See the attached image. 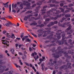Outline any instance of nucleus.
Wrapping results in <instances>:
<instances>
[{
    "label": "nucleus",
    "instance_id": "obj_26",
    "mask_svg": "<svg viewBox=\"0 0 74 74\" xmlns=\"http://www.w3.org/2000/svg\"><path fill=\"white\" fill-rule=\"evenodd\" d=\"M48 7V6L47 5H45L43 7V9H42V10L41 11H46V9H44L46 8H47Z\"/></svg>",
    "mask_w": 74,
    "mask_h": 74
},
{
    "label": "nucleus",
    "instance_id": "obj_22",
    "mask_svg": "<svg viewBox=\"0 0 74 74\" xmlns=\"http://www.w3.org/2000/svg\"><path fill=\"white\" fill-rule=\"evenodd\" d=\"M38 13H36L34 15H33V16H35V17H37V16H38ZM32 14H29L28 16H28V17H30L31 16H33Z\"/></svg>",
    "mask_w": 74,
    "mask_h": 74
},
{
    "label": "nucleus",
    "instance_id": "obj_36",
    "mask_svg": "<svg viewBox=\"0 0 74 74\" xmlns=\"http://www.w3.org/2000/svg\"><path fill=\"white\" fill-rule=\"evenodd\" d=\"M28 17L27 16H25L23 19L24 21H27Z\"/></svg>",
    "mask_w": 74,
    "mask_h": 74
},
{
    "label": "nucleus",
    "instance_id": "obj_6",
    "mask_svg": "<svg viewBox=\"0 0 74 74\" xmlns=\"http://www.w3.org/2000/svg\"><path fill=\"white\" fill-rule=\"evenodd\" d=\"M53 36V34H51V35L49 36H47V38H48V39H49L50 40H57V38H54L53 37H52V36Z\"/></svg>",
    "mask_w": 74,
    "mask_h": 74
},
{
    "label": "nucleus",
    "instance_id": "obj_61",
    "mask_svg": "<svg viewBox=\"0 0 74 74\" xmlns=\"http://www.w3.org/2000/svg\"><path fill=\"white\" fill-rule=\"evenodd\" d=\"M35 6H36V4H34L32 6V8H34V7H35Z\"/></svg>",
    "mask_w": 74,
    "mask_h": 74
},
{
    "label": "nucleus",
    "instance_id": "obj_17",
    "mask_svg": "<svg viewBox=\"0 0 74 74\" xmlns=\"http://www.w3.org/2000/svg\"><path fill=\"white\" fill-rule=\"evenodd\" d=\"M53 11H56V12L55 13V14L56 15H58L59 14V12H60V11L59 10H56L55 8H52Z\"/></svg>",
    "mask_w": 74,
    "mask_h": 74
},
{
    "label": "nucleus",
    "instance_id": "obj_51",
    "mask_svg": "<svg viewBox=\"0 0 74 74\" xmlns=\"http://www.w3.org/2000/svg\"><path fill=\"white\" fill-rule=\"evenodd\" d=\"M45 61V60H43V59H42V58H40L39 59V61L40 62H43V61Z\"/></svg>",
    "mask_w": 74,
    "mask_h": 74
},
{
    "label": "nucleus",
    "instance_id": "obj_64",
    "mask_svg": "<svg viewBox=\"0 0 74 74\" xmlns=\"http://www.w3.org/2000/svg\"><path fill=\"white\" fill-rule=\"evenodd\" d=\"M64 9H65V8L64 9H62L61 10V12H64Z\"/></svg>",
    "mask_w": 74,
    "mask_h": 74
},
{
    "label": "nucleus",
    "instance_id": "obj_23",
    "mask_svg": "<svg viewBox=\"0 0 74 74\" xmlns=\"http://www.w3.org/2000/svg\"><path fill=\"white\" fill-rule=\"evenodd\" d=\"M30 7L25 8H24V10L22 11V12H24L25 11H26V10H30Z\"/></svg>",
    "mask_w": 74,
    "mask_h": 74
},
{
    "label": "nucleus",
    "instance_id": "obj_39",
    "mask_svg": "<svg viewBox=\"0 0 74 74\" xmlns=\"http://www.w3.org/2000/svg\"><path fill=\"white\" fill-rule=\"evenodd\" d=\"M20 6L21 7V9L22 10L23 8V5L22 4H21L20 5Z\"/></svg>",
    "mask_w": 74,
    "mask_h": 74
},
{
    "label": "nucleus",
    "instance_id": "obj_24",
    "mask_svg": "<svg viewBox=\"0 0 74 74\" xmlns=\"http://www.w3.org/2000/svg\"><path fill=\"white\" fill-rule=\"evenodd\" d=\"M34 22H34L30 24V25H31V26H36V25H37V23L36 21H34Z\"/></svg>",
    "mask_w": 74,
    "mask_h": 74
},
{
    "label": "nucleus",
    "instance_id": "obj_41",
    "mask_svg": "<svg viewBox=\"0 0 74 74\" xmlns=\"http://www.w3.org/2000/svg\"><path fill=\"white\" fill-rule=\"evenodd\" d=\"M55 69H58L59 68L58 67V64H55Z\"/></svg>",
    "mask_w": 74,
    "mask_h": 74
},
{
    "label": "nucleus",
    "instance_id": "obj_29",
    "mask_svg": "<svg viewBox=\"0 0 74 74\" xmlns=\"http://www.w3.org/2000/svg\"><path fill=\"white\" fill-rule=\"evenodd\" d=\"M71 15L69 14H66L65 15V18H69V17H70Z\"/></svg>",
    "mask_w": 74,
    "mask_h": 74
},
{
    "label": "nucleus",
    "instance_id": "obj_5",
    "mask_svg": "<svg viewBox=\"0 0 74 74\" xmlns=\"http://www.w3.org/2000/svg\"><path fill=\"white\" fill-rule=\"evenodd\" d=\"M56 60H57V59L56 58L55 59H54V60L53 61V59H50V62H53V63H49V64L50 66H53L54 64L55 63V64H56Z\"/></svg>",
    "mask_w": 74,
    "mask_h": 74
},
{
    "label": "nucleus",
    "instance_id": "obj_18",
    "mask_svg": "<svg viewBox=\"0 0 74 74\" xmlns=\"http://www.w3.org/2000/svg\"><path fill=\"white\" fill-rule=\"evenodd\" d=\"M73 9V8H66V10H66L64 11L65 13H67V12H70L69 10H72Z\"/></svg>",
    "mask_w": 74,
    "mask_h": 74
},
{
    "label": "nucleus",
    "instance_id": "obj_2",
    "mask_svg": "<svg viewBox=\"0 0 74 74\" xmlns=\"http://www.w3.org/2000/svg\"><path fill=\"white\" fill-rule=\"evenodd\" d=\"M56 35H57V38H58V39H60L61 36L60 35H61V34L63 33V32H62L61 30H59L56 32Z\"/></svg>",
    "mask_w": 74,
    "mask_h": 74
},
{
    "label": "nucleus",
    "instance_id": "obj_46",
    "mask_svg": "<svg viewBox=\"0 0 74 74\" xmlns=\"http://www.w3.org/2000/svg\"><path fill=\"white\" fill-rule=\"evenodd\" d=\"M56 45V44L55 43H53L50 44V47H51L52 46H55Z\"/></svg>",
    "mask_w": 74,
    "mask_h": 74
},
{
    "label": "nucleus",
    "instance_id": "obj_20",
    "mask_svg": "<svg viewBox=\"0 0 74 74\" xmlns=\"http://www.w3.org/2000/svg\"><path fill=\"white\" fill-rule=\"evenodd\" d=\"M40 8V6H38L36 7V9L34 10V11H36V13H38V11H39V9Z\"/></svg>",
    "mask_w": 74,
    "mask_h": 74
},
{
    "label": "nucleus",
    "instance_id": "obj_31",
    "mask_svg": "<svg viewBox=\"0 0 74 74\" xmlns=\"http://www.w3.org/2000/svg\"><path fill=\"white\" fill-rule=\"evenodd\" d=\"M14 3H13L12 4V11L13 12L15 13V12H16V11H15V10H13V9L14 8Z\"/></svg>",
    "mask_w": 74,
    "mask_h": 74
},
{
    "label": "nucleus",
    "instance_id": "obj_57",
    "mask_svg": "<svg viewBox=\"0 0 74 74\" xmlns=\"http://www.w3.org/2000/svg\"><path fill=\"white\" fill-rule=\"evenodd\" d=\"M60 7H63V5H64V4H63V3H62L60 4Z\"/></svg>",
    "mask_w": 74,
    "mask_h": 74
},
{
    "label": "nucleus",
    "instance_id": "obj_1",
    "mask_svg": "<svg viewBox=\"0 0 74 74\" xmlns=\"http://www.w3.org/2000/svg\"><path fill=\"white\" fill-rule=\"evenodd\" d=\"M57 50H58V52H56V53L57 54H60V56H62V53H64V51H62L63 50V49H61L60 47H58Z\"/></svg>",
    "mask_w": 74,
    "mask_h": 74
},
{
    "label": "nucleus",
    "instance_id": "obj_25",
    "mask_svg": "<svg viewBox=\"0 0 74 74\" xmlns=\"http://www.w3.org/2000/svg\"><path fill=\"white\" fill-rule=\"evenodd\" d=\"M5 35H6L7 37H8V38H10V37H11V35L10 34H8V32H7Z\"/></svg>",
    "mask_w": 74,
    "mask_h": 74
},
{
    "label": "nucleus",
    "instance_id": "obj_54",
    "mask_svg": "<svg viewBox=\"0 0 74 74\" xmlns=\"http://www.w3.org/2000/svg\"><path fill=\"white\" fill-rule=\"evenodd\" d=\"M15 66H16V67H19V68H20V67H21V66L19 65H17V64H15Z\"/></svg>",
    "mask_w": 74,
    "mask_h": 74
},
{
    "label": "nucleus",
    "instance_id": "obj_43",
    "mask_svg": "<svg viewBox=\"0 0 74 74\" xmlns=\"http://www.w3.org/2000/svg\"><path fill=\"white\" fill-rule=\"evenodd\" d=\"M73 45L70 46L68 47V49H70L71 48H73Z\"/></svg>",
    "mask_w": 74,
    "mask_h": 74
},
{
    "label": "nucleus",
    "instance_id": "obj_7",
    "mask_svg": "<svg viewBox=\"0 0 74 74\" xmlns=\"http://www.w3.org/2000/svg\"><path fill=\"white\" fill-rule=\"evenodd\" d=\"M6 68V66H2V65H0V74H1L4 71V69Z\"/></svg>",
    "mask_w": 74,
    "mask_h": 74
},
{
    "label": "nucleus",
    "instance_id": "obj_21",
    "mask_svg": "<svg viewBox=\"0 0 74 74\" xmlns=\"http://www.w3.org/2000/svg\"><path fill=\"white\" fill-rule=\"evenodd\" d=\"M45 1V0H41V1H40L39 2H37V4L38 5H40L42 4V2H44Z\"/></svg>",
    "mask_w": 74,
    "mask_h": 74
},
{
    "label": "nucleus",
    "instance_id": "obj_10",
    "mask_svg": "<svg viewBox=\"0 0 74 74\" xmlns=\"http://www.w3.org/2000/svg\"><path fill=\"white\" fill-rule=\"evenodd\" d=\"M53 56H54L55 58H59L60 56H60V53L58 54L56 53V52L55 53H53L52 54Z\"/></svg>",
    "mask_w": 74,
    "mask_h": 74
},
{
    "label": "nucleus",
    "instance_id": "obj_56",
    "mask_svg": "<svg viewBox=\"0 0 74 74\" xmlns=\"http://www.w3.org/2000/svg\"><path fill=\"white\" fill-rule=\"evenodd\" d=\"M5 25V26H10V24L8 23H6Z\"/></svg>",
    "mask_w": 74,
    "mask_h": 74
},
{
    "label": "nucleus",
    "instance_id": "obj_52",
    "mask_svg": "<svg viewBox=\"0 0 74 74\" xmlns=\"http://www.w3.org/2000/svg\"><path fill=\"white\" fill-rule=\"evenodd\" d=\"M47 17H49V16H48V15H45L43 16L44 18H46Z\"/></svg>",
    "mask_w": 74,
    "mask_h": 74
},
{
    "label": "nucleus",
    "instance_id": "obj_27",
    "mask_svg": "<svg viewBox=\"0 0 74 74\" xmlns=\"http://www.w3.org/2000/svg\"><path fill=\"white\" fill-rule=\"evenodd\" d=\"M52 3H55V4H59L60 2H57L56 0H53L52 1Z\"/></svg>",
    "mask_w": 74,
    "mask_h": 74
},
{
    "label": "nucleus",
    "instance_id": "obj_35",
    "mask_svg": "<svg viewBox=\"0 0 74 74\" xmlns=\"http://www.w3.org/2000/svg\"><path fill=\"white\" fill-rule=\"evenodd\" d=\"M3 60H0V64H4L5 63V62H2Z\"/></svg>",
    "mask_w": 74,
    "mask_h": 74
},
{
    "label": "nucleus",
    "instance_id": "obj_55",
    "mask_svg": "<svg viewBox=\"0 0 74 74\" xmlns=\"http://www.w3.org/2000/svg\"><path fill=\"white\" fill-rule=\"evenodd\" d=\"M66 65L67 66H71V64L70 63H67Z\"/></svg>",
    "mask_w": 74,
    "mask_h": 74
},
{
    "label": "nucleus",
    "instance_id": "obj_44",
    "mask_svg": "<svg viewBox=\"0 0 74 74\" xmlns=\"http://www.w3.org/2000/svg\"><path fill=\"white\" fill-rule=\"evenodd\" d=\"M6 33L7 31H6V30H4L3 31L2 33L3 34H5H5L7 33Z\"/></svg>",
    "mask_w": 74,
    "mask_h": 74
},
{
    "label": "nucleus",
    "instance_id": "obj_49",
    "mask_svg": "<svg viewBox=\"0 0 74 74\" xmlns=\"http://www.w3.org/2000/svg\"><path fill=\"white\" fill-rule=\"evenodd\" d=\"M73 6V4L72 3L68 5L69 7H72Z\"/></svg>",
    "mask_w": 74,
    "mask_h": 74
},
{
    "label": "nucleus",
    "instance_id": "obj_9",
    "mask_svg": "<svg viewBox=\"0 0 74 74\" xmlns=\"http://www.w3.org/2000/svg\"><path fill=\"white\" fill-rule=\"evenodd\" d=\"M43 33H45L43 35V37H46L48 34H49L51 33V31L50 30H48L47 31H43Z\"/></svg>",
    "mask_w": 74,
    "mask_h": 74
},
{
    "label": "nucleus",
    "instance_id": "obj_62",
    "mask_svg": "<svg viewBox=\"0 0 74 74\" xmlns=\"http://www.w3.org/2000/svg\"><path fill=\"white\" fill-rule=\"evenodd\" d=\"M54 7L56 8V7H59V5H56L55 4V5L54 6Z\"/></svg>",
    "mask_w": 74,
    "mask_h": 74
},
{
    "label": "nucleus",
    "instance_id": "obj_59",
    "mask_svg": "<svg viewBox=\"0 0 74 74\" xmlns=\"http://www.w3.org/2000/svg\"><path fill=\"white\" fill-rule=\"evenodd\" d=\"M72 35H70L69 36V37H67V38H72Z\"/></svg>",
    "mask_w": 74,
    "mask_h": 74
},
{
    "label": "nucleus",
    "instance_id": "obj_58",
    "mask_svg": "<svg viewBox=\"0 0 74 74\" xmlns=\"http://www.w3.org/2000/svg\"><path fill=\"white\" fill-rule=\"evenodd\" d=\"M8 17L9 19H12V16H8Z\"/></svg>",
    "mask_w": 74,
    "mask_h": 74
},
{
    "label": "nucleus",
    "instance_id": "obj_30",
    "mask_svg": "<svg viewBox=\"0 0 74 74\" xmlns=\"http://www.w3.org/2000/svg\"><path fill=\"white\" fill-rule=\"evenodd\" d=\"M41 66H42V71H44V68H45V66L43 64H42L41 65Z\"/></svg>",
    "mask_w": 74,
    "mask_h": 74
},
{
    "label": "nucleus",
    "instance_id": "obj_50",
    "mask_svg": "<svg viewBox=\"0 0 74 74\" xmlns=\"http://www.w3.org/2000/svg\"><path fill=\"white\" fill-rule=\"evenodd\" d=\"M31 34L32 36H34V37H37V36L36 35L34 34L33 33H31Z\"/></svg>",
    "mask_w": 74,
    "mask_h": 74
},
{
    "label": "nucleus",
    "instance_id": "obj_45",
    "mask_svg": "<svg viewBox=\"0 0 74 74\" xmlns=\"http://www.w3.org/2000/svg\"><path fill=\"white\" fill-rule=\"evenodd\" d=\"M33 18L35 20H38V19H40V18L39 17H36V18H35L34 17H33Z\"/></svg>",
    "mask_w": 74,
    "mask_h": 74
},
{
    "label": "nucleus",
    "instance_id": "obj_34",
    "mask_svg": "<svg viewBox=\"0 0 74 74\" xmlns=\"http://www.w3.org/2000/svg\"><path fill=\"white\" fill-rule=\"evenodd\" d=\"M55 47H53L51 49V51H52V52H55Z\"/></svg>",
    "mask_w": 74,
    "mask_h": 74
},
{
    "label": "nucleus",
    "instance_id": "obj_11",
    "mask_svg": "<svg viewBox=\"0 0 74 74\" xmlns=\"http://www.w3.org/2000/svg\"><path fill=\"white\" fill-rule=\"evenodd\" d=\"M70 22H66L65 23H63V24H59V26H61V27H65V25H67L70 23Z\"/></svg>",
    "mask_w": 74,
    "mask_h": 74
},
{
    "label": "nucleus",
    "instance_id": "obj_13",
    "mask_svg": "<svg viewBox=\"0 0 74 74\" xmlns=\"http://www.w3.org/2000/svg\"><path fill=\"white\" fill-rule=\"evenodd\" d=\"M46 13L47 14L48 16H49V19H51L52 20L54 19H54L55 18L53 17H51V16L49 15L50 14V12H49V11L47 12Z\"/></svg>",
    "mask_w": 74,
    "mask_h": 74
},
{
    "label": "nucleus",
    "instance_id": "obj_37",
    "mask_svg": "<svg viewBox=\"0 0 74 74\" xmlns=\"http://www.w3.org/2000/svg\"><path fill=\"white\" fill-rule=\"evenodd\" d=\"M66 18H65L64 17H63L62 18V19L60 21V22H61V23H62L63 21H64V20H65Z\"/></svg>",
    "mask_w": 74,
    "mask_h": 74
},
{
    "label": "nucleus",
    "instance_id": "obj_16",
    "mask_svg": "<svg viewBox=\"0 0 74 74\" xmlns=\"http://www.w3.org/2000/svg\"><path fill=\"white\" fill-rule=\"evenodd\" d=\"M65 55L64 56V57L67 58V59H71V56L68 55V53L66 52H65L64 53Z\"/></svg>",
    "mask_w": 74,
    "mask_h": 74
},
{
    "label": "nucleus",
    "instance_id": "obj_32",
    "mask_svg": "<svg viewBox=\"0 0 74 74\" xmlns=\"http://www.w3.org/2000/svg\"><path fill=\"white\" fill-rule=\"evenodd\" d=\"M3 5H4V7H5L6 8H8V4L5 5L4 3H3Z\"/></svg>",
    "mask_w": 74,
    "mask_h": 74
},
{
    "label": "nucleus",
    "instance_id": "obj_28",
    "mask_svg": "<svg viewBox=\"0 0 74 74\" xmlns=\"http://www.w3.org/2000/svg\"><path fill=\"white\" fill-rule=\"evenodd\" d=\"M68 53H69L70 54H72V55H74V52H71V50H69L68 51Z\"/></svg>",
    "mask_w": 74,
    "mask_h": 74
},
{
    "label": "nucleus",
    "instance_id": "obj_42",
    "mask_svg": "<svg viewBox=\"0 0 74 74\" xmlns=\"http://www.w3.org/2000/svg\"><path fill=\"white\" fill-rule=\"evenodd\" d=\"M49 5H50V6L51 7H54L55 4H50Z\"/></svg>",
    "mask_w": 74,
    "mask_h": 74
},
{
    "label": "nucleus",
    "instance_id": "obj_14",
    "mask_svg": "<svg viewBox=\"0 0 74 74\" xmlns=\"http://www.w3.org/2000/svg\"><path fill=\"white\" fill-rule=\"evenodd\" d=\"M65 15V14L63 13L62 14H60V15H57L56 17H54V21H55V20L57 19L58 18H60V17H61L62 16H64V15Z\"/></svg>",
    "mask_w": 74,
    "mask_h": 74
},
{
    "label": "nucleus",
    "instance_id": "obj_63",
    "mask_svg": "<svg viewBox=\"0 0 74 74\" xmlns=\"http://www.w3.org/2000/svg\"><path fill=\"white\" fill-rule=\"evenodd\" d=\"M71 41H72V40L71 39H70L69 40L68 42L69 43H70Z\"/></svg>",
    "mask_w": 74,
    "mask_h": 74
},
{
    "label": "nucleus",
    "instance_id": "obj_3",
    "mask_svg": "<svg viewBox=\"0 0 74 74\" xmlns=\"http://www.w3.org/2000/svg\"><path fill=\"white\" fill-rule=\"evenodd\" d=\"M72 67L71 66H69L67 67V65H65L62 66L59 68V69H64V70H67V69H71Z\"/></svg>",
    "mask_w": 74,
    "mask_h": 74
},
{
    "label": "nucleus",
    "instance_id": "obj_60",
    "mask_svg": "<svg viewBox=\"0 0 74 74\" xmlns=\"http://www.w3.org/2000/svg\"><path fill=\"white\" fill-rule=\"evenodd\" d=\"M65 34H62V37H64L65 36Z\"/></svg>",
    "mask_w": 74,
    "mask_h": 74
},
{
    "label": "nucleus",
    "instance_id": "obj_19",
    "mask_svg": "<svg viewBox=\"0 0 74 74\" xmlns=\"http://www.w3.org/2000/svg\"><path fill=\"white\" fill-rule=\"evenodd\" d=\"M56 43L58 44L59 45H63L64 44V42L62 40L60 41V40H57Z\"/></svg>",
    "mask_w": 74,
    "mask_h": 74
},
{
    "label": "nucleus",
    "instance_id": "obj_53",
    "mask_svg": "<svg viewBox=\"0 0 74 74\" xmlns=\"http://www.w3.org/2000/svg\"><path fill=\"white\" fill-rule=\"evenodd\" d=\"M49 21H50V19L49 18H47L45 19V21H46V22H48Z\"/></svg>",
    "mask_w": 74,
    "mask_h": 74
},
{
    "label": "nucleus",
    "instance_id": "obj_40",
    "mask_svg": "<svg viewBox=\"0 0 74 74\" xmlns=\"http://www.w3.org/2000/svg\"><path fill=\"white\" fill-rule=\"evenodd\" d=\"M44 24H42L39 25V27L40 28L44 27Z\"/></svg>",
    "mask_w": 74,
    "mask_h": 74
},
{
    "label": "nucleus",
    "instance_id": "obj_33",
    "mask_svg": "<svg viewBox=\"0 0 74 74\" xmlns=\"http://www.w3.org/2000/svg\"><path fill=\"white\" fill-rule=\"evenodd\" d=\"M9 8L10 11L9 12H11V5H9Z\"/></svg>",
    "mask_w": 74,
    "mask_h": 74
},
{
    "label": "nucleus",
    "instance_id": "obj_48",
    "mask_svg": "<svg viewBox=\"0 0 74 74\" xmlns=\"http://www.w3.org/2000/svg\"><path fill=\"white\" fill-rule=\"evenodd\" d=\"M26 40L27 41H28L29 42H31V40H30V39H29V38H27V39Z\"/></svg>",
    "mask_w": 74,
    "mask_h": 74
},
{
    "label": "nucleus",
    "instance_id": "obj_12",
    "mask_svg": "<svg viewBox=\"0 0 74 74\" xmlns=\"http://www.w3.org/2000/svg\"><path fill=\"white\" fill-rule=\"evenodd\" d=\"M2 44H4V45H6L7 46H9V41L7 40H2Z\"/></svg>",
    "mask_w": 74,
    "mask_h": 74
},
{
    "label": "nucleus",
    "instance_id": "obj_15",
    "mask_svg": "<svg viewBox=\"0 0 74 74\" xmlns=\"http://www.w3.org/2000/svg\"><path fill=\"white\" fill-rule=\"evenodd\" d=\"M68 26H69V27L67 28L66 30H65L66 32H68L69 30H70L71 29V27H72V26L71 25V24H69L68 25Z\"/></svg>",
    "mask_w": 74,
    "mask_h": 74
},
{
    "label": "nucleus",
    "instance_id": "obj_47",
    "mask_svg": "<svg viewBox=\"0 0 74 74\" xmlns=\"http://www.w3.org/2000/svg\"><path fill=\"white\" fill-rule=\"evenodd\" d=\"M11 51L12 52V54H14V51H15V50L14 49H12L11 50Z\"/></svg>",
    "mask_w": 74,
    "mask_h": 74
},
{
    "label": "nucleus",
    "instance_id": "obj_8",
    "mask_svg": "<svg viewBox=\"0 0 74 74\" xmlns=\"http://www.w3.org/2000/svg\"><path fill=\"white\" fill-rule=\"evenodd\" d=\"M58 23V21H55L54 22H50L49 24H48L47 25V27H51V26H52V25H55V24H57Z\"/></svg>",
    "mask_w": 74,
    "mask_h": 74
},
{
    "label": "nucleus",
    "instance_id": "obj_38",
    "mask_svg": "<svg viewBox=\"0 0 74 74\" xmlns=\"http://www.w3.org/2000/svg\"><path fill=\"white\" fill-rule=\"evenodd\" d=\"M32 12V11L31 10L25 12V14H31Z\"/></svg>",
    "mask_w": 74,
    "mask_h": 74
},
{
    "label": "nucleus",
    "instance_id": "obj_4",
    "mask_svg": "<svg viewBox=\"0 0 74 74\" xmlns=\"http://www.w3.org/2000/svg\"><path fill=\"white\" fill-rule=\"evenodd\" d=\"M22 2H24L23 3V4L24 5H26L27 7H25V8H27V7H30V10H31L30 9V3H29L28 1H22Z\"/></svg>",
    "mask_w": 74,
    "mask_h": 74
}]
</instances>
